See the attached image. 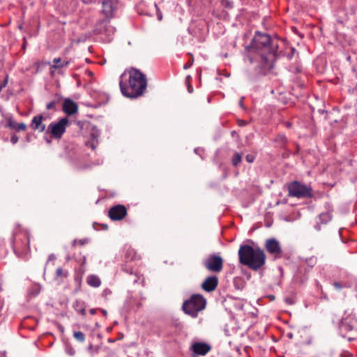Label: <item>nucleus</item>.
<instances>
[{
    "label": "nucleus",
    "mask_w": 357,
    "mask_h": 357,
    "mask_svg": "<svg viewBox=\"0 0 357 357\" xmlns=\"http://www.w3.org/2000/svg\"><path fill=\"white\" fill-rule=\"evenodd\" d=\"M87 349H88L89 351H91V352H95V353H98V348H96L95 350H93V345L92 344H90L88 346Z\"/></svg>",
    "instance_id": "obj_54"
},
{
    "label": "nucleus",
    "mask_w": 357,
    "mask_h": 357,
    "mask_svg": "<svg viewBox=\"0 0 357 357\" xmlns=\"http://www.w3.org/2000/svg\"><path fill=\"white\" fill-rule=\"evenodd\" d=\"M75 123L78 127L79 132L82 135H86L88 130L93 128V124L89 121L77 120L75 121Z\"/></svg>",
    "instance_id": "obj_24"
},
{
    "label": "nucleus",
    "mask_w": 357,
    "mask_h": 357,
    "mask_svg": "<svg viewBox=\"0 0 357 357\" xmlns=\"http://www.w3.org/2000/svg\"><path fill=\"white\" fill-rule=\"evenodd\" d=\"M62 110L67 116H72L78 112V105L71 98H65L62 105Z\"/></svg>",
    "instance_id": "obj_17"
},
{
    "label": "nucleus",
    "mask_w": 357,
    "mask_h": 357,
    "mask_svg": "<svg viewBox=\"0 0 357 357\" xmlns=\"http://www.w3.org/2000/svg\"><path fill=\"white\" fill-rule=\"evenodd\" d=\"M73 337L79 342H83L85 340V335L82 331H75Z\"/></svg>",
    "instance_id": "obj_36"
},
{
    "label": "nucleus",
    "mask_w": 357,
    "mask_h": 357,
    "mask_svg": "<svg viewBox=\"0 0 357 357\" xmlns=\"http://www.w3.org/2000/svg\"><path fill=\"white\" fill-rule=\"evenodd\" d=\"M255 159H256V155L255 154L250 153V154H247L246 156H245V160L249 163L254 162Z\"/></svg>",
    "instance_id": "obj_43"
},
{
    "label": "nucleus",
    "mask_w": 357,
    "mask_h": 357,
    "mask_svg": "<svg viewBox=\"0 0 357 357\" xmlns=\"http://www.w3.org/2000/svg\"><path fill=\"white\" fill-rule=\"evenodd\" d=\"M112 294V290L109 288H105L102 292V297L105 300H107L108 297Z\"/></svg>",
    "instance_id": "obj_41"
},
{
    "label": "nucleus",
    "mask_w": 357,
    "mask_h": 357,
    "mask_svg": "<svg viewBox=\"0 0 357 357\" xmlns=\"http://www.w3.org/2000/svg\"><path fill=\"white\" fill-rule=\"evenodd\" d=\"M119 87L123 96L136 99L146 92L147 79L139 69L131 67L121 75Z\"/></svg>",
    "instance_id": "obj_1"
},
{
    "label": "nucleus",
    "mask_w": 357,
    "mask_h": 357,
    "mask_svg": "<svg viewBox=\"0 0 357 357\" xmlns=\"http://www.w3.org/2000/svg\"><path fill=\"white\" fill-rule=\"evenodd\" d=\"M68 271H63L61 267L58 268L56 271V278H66L68 277Z\"/></svg>",
    "instance_id": "obj_35"
},
{
    "label": "nucleus",
    "mask_w": 357,
    "mask_h": 357,
    "mask_svg": "<svg viewBox=\"0 0 357 357\" xmlns=\"http://www.w3.org/2000/svg\"><path fill=\"white\" fill-rule=\"evenodd\" d=\"M19 137L17 136V135L15 133H12L10 135V142L13 144H15L17 143Z\"/></svg>",
    "instance_id": "obj_46"
},
{
    "label": "nucleus",
    "mask_w": 357,
    "mask_h": 357,
    "mask_svg": "<svg viewBox=\"0 0 357 357\" xmlns=\"http://www.w3.org/2000/svg\"><path fill=\"white\" fill-rule=\"evenodd\" d=\"M338 328L340 333H347L354 329L352 324L347 321V319L344 318L340 321Z\"/></svg>",
    "instance_id": "obj_29"
},
{
    "label": "nucleus",
    "mask_w": 357,
    "mask_h": 357,
    "mask_svg": "<svg viewBox=\"0 0 357 357\" xmlns=\"http://www.w3.org/2000/svg\"><path fill=\"white\" fill-rule=\"evenodd\" d=\"M231 135L232 137H235L236 135H237V132H236V131H235V130L231 131Z\"/></svg>",
    "instance_id": "obj_64"
},
{
    "label": "nucleus",
    "mask_w": 357,
    "mask_h": 357,
    "mask_svg": "<svg viewBox=\"0 0 357 357\" xmlns=\"http://www.w3.org/2000/svg\"><path fill=\"white\" fill-rule=\"evenodd\" d=\"M312 267V265L307 266L305 264L299 265L294 276V282L298 284H304L307 280V275Z\"/></svg>",
    "instance_id": "obj_12"
},
{
    "label": "nucleus",
    "mask_w": 357,
    "mask_h": 357,
    "mask_svg": "<svg viewBox=\"0 0 357 357\" xmlns=\"http://www.w3.org/2000/svg\"><path fill=\"white\" fill-rule=\"evenodd\" d=\"M296 49L293 47L290 48V51L287 54L286 56L289 60H291L295 54Z\"/></svg>",
    "instance_id": "obj_45"
},
{
    "label": "nucleus",
    "mask_w": 357,
    "mask_h": 357,
    "mask_svg": "<svg viewBox=\"0 0 357 357\" xmlns=\"http://www.w3.org/2000/svg\"><path fill=\"white\" fill-rule=\"evenodd\" d=\"M211 346L208 343L203 342H195L190 347V350L192 351L191 357L205 356L211 350Z\"/></svg>",
    "instance_id": "obj_11"
},
{
    "label": "nucleus",
    "mask_w": 357,
    "mask_h": 357,
    "mask_svg": "<svg viewBox=\"0 0 357 357\" xmlns=\"http://www.w3.org/2000/svg\"><path fill=\"white\" fill-rule=\"evenodd\" d=\"M243 153L235 152L231 158V163L234 167H237L242 162Z\"/></svg>",
    "instance_id": "obj_33"
},
{
    "label": "nucleus",
    "mask_w": 357,
    "mask_h": 357,
    "mask_svg": "<svg viewBox=\"0 0 357 357\" xmlns=\"http://www.w3.org/2000/svg\"><path fill=\"white\" fill-rule=\"evenodd\" d=\"M100 312H102V315L105 317H107V311L105 309H100Z\"/></svg>",
    "instance_id": "obj_60"
},
{
    "label": "nucleus",
    "mask_w": 357,
    "mask_h": 357,
    "mask_svg": "<svg viewBox=\"0 0 357 357\" xmlns=\"http://www.w3.org/2000/svg\"><path fill=\"white\" fill-rule=\"evenodd\" d=\"M65 351L69 356H74L75 354V350L70 344H66Z\"/></svg>",
    "instance_id": "obj_40"
},
{
    "label": "nucleus",
    "mask_w": 357,
    "mask_h": 357,
    "mask_svg": "<svg viewBox=\"0 0 357 357\" xmlns=\"http://www.w3.org/2000/svg\"><path fill=\"white\" fill-rule=\"evenodd\" d=\"M86 303L80 299H76L73 303V308L77 314L82 315V317L86 316Z\"/></svg>",
    "instance_id": "obj_23"
},
{
    "label": "nucleus",
    "mask_w": 357,
    "mask_h": 357,
    "mask_svg": "<svg viewBox=\"0 0 357 357\" xmlns=\"http://www.w3.org/2000/svg\"><path fill=\"white\" fill-rule=\"evenodd\" d=\"M93 227L95 230H104L106 231L108 229V225L107 224H98L97 222H93Z\"/></svg>",
    "instance_id": "obj_39"
},
{
    "label": "nucleus",
    "mask_w": 357,
    "mask_h": 357,
    "mask_svg": "<svg viewBox=\"0 0 357 357\" xmlns=\"http://www.w3.org/2000/svg\"><path fill=\"white\" fill-rule=\"evenodd\" d=\"M203 266L208 271L218 273L224 266V259L219 253H211L202 262Z\"/></svg>",
    "instance_id": "obj_8"
},
{
    "label": "nucleus",
    "mask_w": 357,
    "mask_h": 357,
    "mask_svg": "<svg viewBox=\"0 0 357 357\" xmlns=\"http://www.w3.org/2000/svg\"><path fill=\"white\" fill-rule=\"evenodd\" d=\"M33 134L32 133H30V132H28L26 135V137L24 138V142L26 143H29L32 141V138H33Z\"/></svg>",
    "instance_id": "obj_47"
},
{
    "label": "nucleus",
    "mask_w": 357,
    "mask_h": 357,
    "mask_svg": "<svg viewBox=\"0 0 357 357\" xmlns=\"http://www.w3.org/2000/svg\"><path fill=\"white\" fill-rule=\"evenodd\" d=\"M289 196L297 198H311L313 197L312 189L298 181L288 185Z\"/></svg>",
    "instance_id": "obj_7"
},
{
    "label": "nucleus",
    "mask_w": 357,
    "mask_h": 357,
    "mask_svg": "<svg viewBox=\"0 0 357 357\" xmlns=\"http://www.w3.org/2000/svg\"><path fill=\"white\" fill-rule=\"evenodd\" d=\"M193 61H194V59H193V57H192V59H191L190 61H188V62H187V63L183 66V68H184L185 70L190 68L192 66V63H193Z\"/></svg>",
    "instance_id": "obj_51"
},
{
    "label": "nucleus",
    "mask_w": 357,
    "mask_h": 357,
    "mask_svg": "<svg viewBox=\"0 0 357 357\" xmlns=\"http://www.w3.org/2000/svg\"><path fill=\"white\" fill-rule=\"evenodd\" d=\"M273 142L275 144L276 148L287 150L289 139L284 134L280 133L273 139Z\"/></svg>",
    "instance_id": "obj_20"
},
{
    "label": "nucleus",
    "mask_w": 357,
    "mask_h": 357,
    "mask_svg": "<svg viewBox=\"0 0 357 357\" xmlns=\"http://www.w3.org/2000/svg\"><path fill=\"white\" fill-rule=\"evenodd\" d=\"M128 214L126 207L122 204H116L112 206L108 212L109 218L113 221L123 220Z\"/></svg>",
    "instance_id": "obj_13"
},
{
    "label": "nucleus",
    "mask_w": 357,
    "mask_h": 357,
    "mask_svg": "<svg viewBox=\"0 0 357 357\" xmlns=\"http://www.w3.org/2000/svg\"><path fill=\"white\" fill-rule=\"evenodd\" d=\"M88 131L89 132L90 139L91 140L90 146L93 150H94L98 144V138L100 132L97 128V126L94 125H93V128H91Z\"/></svg>",
    "instance_id": "obj_22"
},
{
    "label": "nucleus",
    "mask_w": 357,
    "mask_h": 357,
    "mask_svg": "<svg viewBox=\"0 0 357 357\" xmlns=\"http://www.w3.org/2000/svg\"><path fill=\"white\" fill-rule=\"evenodd\" d=\"M62 100H63V96L61 94L55 93L54 95L53 100L46 105V109L47 110H52L54 112H56L57 111L56 105L59 104V102Z\"/></svg>",
    "instance_id": "obj_27"
},
{
    "label": "nucleus",
    "mask_w": 357,
    "mask_h": 357,
    "mask_svg": "<svg viewBox=\"0 0 357 357\" xmlns=\"http://www.w3.org/2000/svg\"><path fill=\"white\" fill-rule=\"evenodd\" d=\"M86 283L90 287L97 288L101 285V280L100 278L94 274L89 275L86 278Z\"/></svg>",
    "instance_id": "obj_28"
},
{
    "label": "nucleus",
    "mask_w": 357,
    "mask_h": 357,
    "mask_svg": "<svg viewBox=\"0 0 357 357\" xmlns=\"http://www.w3.org/2000/svg\"><path fill=\"white\" fill-rule=\"evenodd\" d=\"M8 75H6V77H5L4 80H3V82L1 84H0V91H1V90H2L4 87H6V85H7V84H8Z\"/></svg>",
    "instance_id": "obj_48"
},
{
    "label": "nucleus",
    "mask_w": 357,
    "mask_h": 357,
    "mask_svg": "<svg viewBox=\"0 0 357 357\" xmlns=\"http://www.w3.org/2000/svg\"><path fill=\"white\" fill-rule=\"evenodd\" d=\"M116 2H117V1H116ZM114 3L115 0L102 1V13L108 20L114 17V13L116 10Z\"/></svg>",
    "instance_id": "obj_16"
},
{
    "label": "nucleus",
    "mask_w": 357,
    "mask_h": 357,
    "mask_svg": "<svg viewBox=\"0 0 357 357\" xmlns=\"http://www.w3.org/2000/svg\"><path fill=\"white\" fill-rule=\"evenodd\" d=\"M280 54L281 52L280 53L247 54V58L250 63H256L254 73L257 77H260L273 73L275 62Z\"/></svg>",
    "instance_id": "obj_4"
},
{
    "label": "nucleus",
    "mask_w": 357,
    "mask_h": 357,
    "mask_svg": "<svg viewBox=\"0 0 357 357\" xmlns=\"http://www.w3.org/2000/svg\"><path fill=\"white\" fill-rule=\"evenodd\" d=\"M53 62V64L50 66V75L52 77H53L54 75V73H55V70L56 69H60V68H62L63 67H66L69 65L70 63V61H63L62 63V64H59V63L61 62V58L59 57V58H54L52 61Z\"/></svg>",
    "instance_id": "obj_25"
},
{
    "label": "nucleus",
    "mask_w": 357,
    "mask_h": 357,
    "mask_svg": "<svg viewBox=\"0 0 357 357\" xmlns=\"http://www.w3.org/2000/svg\"><path fill=\"white\" fill-rule=\"evenodd\" d=\"M292 31L294 33H295L296 34L298 35L301 38H303V34H301L298 32V29L296 27V26H292L291 28Z\"/></svg>",
    "instance_id": "obj_55"
},
{
    "label": "nucleus",
    "mask_w": 357,
    "mask_h": 357,
    "mask_svg": "<svg viewBox=\"0 0 357 357\" xmlns=\"http://www.w3.org/2000/svg\"><path fill=\"white\" fill-rule=\"evenodd\" d=\"M241 282H242V280L241 278H234V284L236 289H243V286L241 284V285L239 284V283H241Z\"/></svg>",
    "instance_id": "obj_44"
},
{
    "label": "nucleus",
    "mask_w": 357,
    "mask_h": 357,
    "mask_svg": "<svg viewBox=\"0 0 357 357\" xmlns=\"http://www.w3.org/2000/svg\"><path fill=\"white\" fill-rule=\"evenodd\" d=\"M318 112H319L320 114H325L324 119H325V120H327V119H328V112H327L326 110H325L324 109H318Z\"/></svg>",
    "instance_id": "obj_52"
},
{
    "label": "nucleus",
    "mask_w": 357,
    "mask_h": 357,
    "mask_svg": "<svg viewBox=\"0 0 357 357\" xmlns=\"http://www.w3.org/2000/svg\"><path fill=\"white\" fill-rule=\"evenodd\" d=\"M237 123L238 126L243 127L247 126L248 124V122L243 119H238Z\"/></svg>",
    "instance_id": "obj_50"
},
{
    "label": "nucleus",
    "mask_w": 357,
    "mask_h": 357,
    "mask_svg": "<svg viewBox=\"0 0 357 357\" xmlns=\"http://www.w3.org/2000/svg\"><path fill=\"white\" fill-rule=\"evenodd\" d=\"M124 337V335L122 333H119L118 336L116 337V340H121Z\"/></svg>",
    "instance_id": "obj_58"
},
{
    "label": "nucleus",
    "mask_w": 357,
    "mask_h": 357,
    "mask_svg": "<svg viewBox=\"0 0 357 357\" xmlns=\"http://www.w3.org/2000/svg\"><path fill=\"white\" fill-rule=\"evenodd\" d=\"M89 241H90L89 238H84L78 240V243L79 245H84L85 244H87Z\"/></svg>",
    "instance_id": "obj_49"
},
{
    "label": "nucleus",
    "mask_w": 357,
    "mask_h": 357,
    "mask_svg": "<svg viewBox=\"0 0 357 357\" xmlns=\"http://www.w3.org/2000/svg\"><path fill=\"white\" fill-rule=\"evenodd\" d=\"M41 291V286L39 284H32L28 289V296L31 298L37 296Z\"/></svg>",
    "instance_id": "obj_31"
},
{
    "label": "nucleus",
    "mask_w": 357,
    "mask_h": 357,
    "mask_svg": "<svg viewBox=\"0 0 357 357\" xmlns=\"http://www.w3.org/2000/svg\"><path fill=\"white\" fill-rule=\"evenodd\" d=\"M218 278L215 275H211L204 279L201 287L206 292H212L218 287Z\"/></svg>",
    "instance_id": "obj_14"
},
{
    "label": "nucleus",
    "mask_w": 357,
    "mask_h": 357,
    "mask_svg": "<svg viewBox=\"0 0 357 357\" xmlns=\"http://www.w3.org/2000/svg\"><path fill=\"white\" fill-rule=\"evenodd\" d=\"M81 261V266L79 268V271L81 272V275L84 274L85 272V265L86 264V256H82V259L80 260ZM75 281L77 283V286L75 289L74 292L77 293L81 289V284H82V275H75Z\"/></svg>",
    "instance_id": "obj_21"
},
{
    "label": "nucleus",
    "mask_w": 357,
    "mask_h": 357,
    "mask_svg": "<svg viewBox=\"0 0 357 357\" xmlns=\"http://www.w3.org/2000/svg\"><path fill=\"white\" fill-rule=\"evenodd\" d=\"M121 270L128 275H134L135 278L134 279L133 282L135 283L137 282L139 277L137 276V271L134 269L132 266L128 263H126L122 265Z\"/></svg>",
    "instance_id": "obj_30"
},
{
    "label": "nucleus",
    "mask_w": 357,
    "mask_h": 357,
    "mask_svg": "<svg viewBox=\"0 0 357 357\" xmlns=\"http://www.w3.org/2000/svg\"><path fill=\"white\" fill-rule=\"evenodd\" d=\"M247 54L279 53L278 45L273 44L271 36L260 31H256L249 45L245 47Z\"/></svg>",
    "instance_id": "obj_3"
},
{
    "label": "nucleus",
    "mask_w": 357,
    "mask_h": 357,
    "mask_svg": "<svg viewBox=\"0 0 357 357\" xmlns=\"http://www.w3.org/2000/svg\"><path fill=\"white\" fill-rule=\"evenodd\" d=\"M266 250L275 259L280 258L282 252L280 242L275 238H267L264 243Z\"/></svg>",
    "instance_id": "obj_10"
},
{
    "label": "nucleus",
    "mask_w": 357,
    "mask_h": 357,
    "mask_svg": "<svg viewBox=\"0 0 357 357\" xmlns=\"http://www.w3.org/2000/svg\"><path fill=\"white\" fill-rule=\"evenodd\" d=\"M238 255L240 264L252 271L259 270L266 264V255L259 246L241 245Z\"/></svg>",
    "instance_id": "obj_2"
},
{
    "label": "nucleus",
    "mask_w": 357,
    "mask_h": 357,
    "mask_svg": "<svg viewBox=\"0 0 357 357\" xmlns=\"http://www.w3.org/2000/svg\"><path fill=\"white\" fill-rule=\"evenodd\" d=\"M89 167H90V166H89V165H84V166H80V167H78V169H88V168H89Z\"/></svg>",
    "instance_id": "obj_61"
},
{
    "label": "nucleus",
    "mask_w": 357,
    "mask_h": 357,
    "mask_svg": "<svg viewBox=\"0 0 357 357\" xmlns=\"http://www.w3.org/2000/svg\"><path fill=\"white\" fill-rule=\"evenodd\" d=\"M69 124L68 117H63L57 122H52L47 127L46 133H50L52 138L61 139L66 132V127Z\"/></svg>",
    "instance_id": "obj_9"
},
{
    "label": "nucleus",
    "mask_w": 357,
    "mask_h": 357,
    "mask_svg": "<svg viewBox=\"0 0 357 357\" xmlns=\"http://www.w3.org/2000/svg\"><path fill=\"white\" fill-rule=\"evenodd\" d=\"M154 8L155 9L158 20L161 21L162 20V13L155 3H154Z\"/></svg>",
    "instance_id": "obj_42"
},
{
    "label": "nucleus",
    "mask_w": 357,
    "mask_h": 357,
    "mask_svg": "<svg viewBox=\"0 0 357 357\" xmlns=\"http://www.w3.org/2000/svg\"><path fill=\"white\" fill-rule=\"evenodd\" d=\"M222 6L227 9H231L234 7V3L230 0H220Z\"/></svg>",
    "instance_id": "obj_37"
},
{
    "label": "nucleus",
    "mask_w": 357,
    "mask_h": 357,
    "mask_svg": "<svg viewBox=\"0 0 357 357\" xmlns=\"http://www.w3.org/2000/svg\"><path fill=\"white\" fill-rule=\"evenodd\" d=\"M333 285L337 290H341L342 289H344V288H347V289L351 288L352 286L351 283L348 281H345V282L335 281L333 283Z\"/></svg>",
    "instance_id": "obj_34"
},
{
    "label": "nucleus",
    "mask_w": 357,
    "mask_h": 357,
    "mask_svg": "<svg viewBox=\"0 0 357 357\" xmlns=\"http://www.w3.org/2000/svg\"><path fill=\"white\" fill-rule=\"evenodd\" d=\"M326 209V212L321 213L318 215V221L314 225V229L317 231H320L321 227V225L323 224L328 223L333 218L332 213L333 211V209L332 208V207H331L330 204H327Z\"/></svg>",
    "instance_id": "obj_15"
},
{
    "label": "nucleus",
    "mask_w": 357,
    "mask_h": 357,
    "mask_svg": "<svg viewBox=\"0 0 357 357\" xmlns=\"http://www.w3.org/2000/svg\"><path fill=\"white\" fill-rule=\"evenodd\" d=\"M45 119V118L42 114L36 115L33 117L29 127L33 130H37L40 123Z\"/></svg>",
    "instance_id": "obj_32"
},
{
    "label": "nucleus",
    "mask_w": 357,
    "mask_h": 357,
    "mask_svg": "<svg viewBox=\"0 0 357 357\" xmlns=\"http://www.w3.org/2000/svg\"><path fill=\"white\" fill-rule=\"evenodd\" d=\"M56 259V256L54 255V254H50L48 257V260H47V262L49 261H54Z\"/></svg>",
    "instance_id": "obj_56"
},
{
    "label": "nucleus",
    "mask_w": 357,
    "mask_h": 357,
    "mask_svg": "<svg viewBox=\"0 0 357 357\" xmlns=\"http://www.w3.org/2000/svg\"><path fill=\"white\" fill-rule=\"evenodd\" d=\"M225 304L227 308L230 310H241L243 308V304L240 299L235 298L231 296H227L225 299Z\"/></svg>",
    "instance_id": "obj_19"
},
{
    "label": "nucleus",
    "mask_w": 357,
    "mask_h": 357,
    "mask_svg": "<svg viewBox=\"0 0 357 357\" xmlns=\"http://www.w3.org/2000/svg\"><path fill=\"white\" fill-rule=\"evenodd\" d=\"M45 128H46L45 124H44L43 123V121H42L40 123L39 127L38 128L37 130H38L39 132H44L45 130Z\"/></svg>",
    "instance_id": "obj_53"
},
{
    "label": "nucleus",
    "mask_w": 357,
    "mask_h": 357,
    "mask_svg": "<svg viewBox=\"0 0 357 357\" xmlns=\"http://www.w3.org/2000/svg\"><path fill=\"white\" fill-rule=\"evenodd\" d=\"M340 357H352V355L349 353L341 354Z\"/></svg>",
    "instance_id": "obj_59"
},
{
    "label": "nucleus",
    "mask_w": 357,
    "mask_h": 357,
    "mask_svg": "<svg viewBox=\"0 0 357 357\" xmlns=\"http://www.w3.org/2000/svg\"><path fill=\"white\" fill-rule=\"evenodd\" d=\"M206 299L204 296L199 294H194L183 301L181 310L185 314L195 319L198 317L199 312L206 308Z\"/></svg>",
    "instance_id": "obj_5"
},
{
    "label": "nucleus",
    "mask_w": 357,
    "mask_h": 357,
    "mask_svg": "<svg viewBox=\"0 0 357 357\" xmlns=\"http://www.w3.org/2000/svg\"><path fill=\"white\" fill-rule=\"evenodd\" d=\"M191 79H192V77L190 75H188V76H186L185 81L186 86H187V90H188V93H192L193 92V87L190 84Z\"/></svg>",
    "instance_id": "obj_38"
},
{
    "label": "nucleus",
    "mask_w": 357,
    "mask_h": 357,
    "mask_svg": "<svg viewBox=\"0 0 357 357\" xmlns=\"http://www.w3.org/2000/svg\"><path fill=\"white\" fill-rule=\"evenodd\" d=\"M77 243H78V240L77 239H74L73 241V242H72V246L75 247L77 245Z\"/></svg>",
    "instance_id": "obj_63"
},
{
    "label": "nucleus",
    "mask_w": 357,
    "mask_h": 357,
    "mask_svg": "<svg viewBox=\"0 0 357 357\" xmlns=\"http://www.w3.org/2000/svg\"><path fill=\"white\" fill-rule=\"evenodd\" d=\"M108 24L109 22L105 20H99L95 26L94 33L96 34H102L105 33L109 28Z\"/></svg>",
    "instance_id": "obj_26"
},
{
    "label": "nucleus",
    "mask_w": 357,
    "mask_h": 357,
    "mask_svg": "<svg viewBox=\"0 0 357 357\" xmlns=\"http://www.w3.org/2000/svg\"><path fill=\"white\" fill-rule=\"evenodd\" d=\"M14 253L20 258H25L30 251V236L26 231H19L11 240Z\"/></svg>",
    "instance_id": "obj_6"
},
{
    "label": "nucleus",
    "mask_w": 357,
    "mask_h": 357,
    "mask_svg": "<svg viewBox=\"0 0 357 357\" xmlns=\"http://www.w3.org/2000/svg\"><path fill=\"white\" fill-rule=\"evenodd\" d=\"M6 123L3 126L6 128H9L10 130H15L16 132L24 131L26 129V125L22 122L17 123L16 122L12 116H9L6 118Z\"/></svg>",
    "instance_id": "obj_18"
},
{
    "label": "nucleus",
    "mask_w": 357,
    "mask_h": 357,
    "mask_svg": "<svg viewBox=\"0 0 357 357\" xmlns=\"http://www.w3.org/2000/svg\"><path fill=\"white\" fill-rule=\"evenodd\" d=\"M284 126L287 128H291L292 127V123H291L290 121H285Z\"/></svg>",
    "instance_id": "obj_57"
},
{
    "label": "nucleus",
    "mask_w": 357,
    "mask_h": 357,
    "mask_svg": "<svg viewBox=\"0 0 357 357\" xmlns=\"http://www.w3.org/2000/svg\"><path fill=\"white\" fill-rule=\"evenodd\" d=\"M97 309L92 308L89 310L91 314L94 315L96 313Z\"/></svg>",
    "instance_id": "obj_62"
}]
</instances>
